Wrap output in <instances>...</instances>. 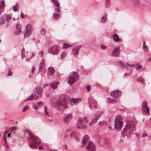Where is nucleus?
Masks as SVG:
<instances>
[{
	"label": "nucleus",
	"mask_w": 151,
	"mask_h": 151,
	"mask_svg": "<svg viewBox=\"0 0 151 151\" xmlns=\"http://www.w3.org/2000/svg\"><path fill=\"white\" fill-rule=\"evenodd\" d=\"M35 104H36V105L38 106L39 107V108H40L41 106H42L43 105V102L39 101L38 102H37Z\"/></svg>",
	"instance_id": "38"
},
{
	"label": "nucleus",
	"mask_w": 151,
	"mask_h": 151,
	"mask_svg": "<svg viewBox=\"0 0 151 151\" xmlns=\"http://www.w3.org/2000/svg\"><path fill=\"white\" fill-rule=\"evenodd\" d=\"M5 3L3 0L0 1V15L3 12Z\"/></svg>",
	"instance_id": "18"
},
{
	"label": "nucleus",
	"mask_w": 151,
	"mask_h": 151,
	"mask_svg": "<svg viewBox=\"0 0 151 151\" xmlns=\"http://www.w3.org/2000/svg\"><path fill=\"white\" fill-rule=\"evenodd\" d=\"M50 151H58L57 150H50Z\"/></svg>",
	"instance_id": "64"
},
{
	"label": "nucleus",
	"mask_w": 151,
	"mask_h": 151,
	"mask_svg": "<svg viewBox=\"0 0 151 151\" xmlns=\"http://www.w3.org/2000/svg\"><path fill=\"white\" fill-rule=\"evenodd\" d=\"M82 45L78 46L76 47L73 48L72 50L73 55L74 56L77 57V55L79 52V49L82 47Z\"/></svg>",
	"instance_id": "15"
},
{
	"label": "nucleus",
	"mask_w": 151,
	"mask_h": 151,
	"mask_svg": "<svg viewBox=\"0 0 151 151\" xmlns=\"http://www.w3.org/2000/svg\"><path fill=\"white\" fill-rule=\"evenodd\" d=\"M90 87H91V86L89 85L88 86L86 87V88L87 89V91L88 92H89L90 91Z\"/></svg>",
	"instance_id": "50"
},
{
	"label": "nucleus",
	"mask_w": 151,
	"mask_h": 151,
	"mask_svg": "<svg viewBox=\"0 0 151 151\" xmlns=\"http://www.w3.org/2000/svg\"><path fill=\"white\" fill-rule=\"evenodd\" d=\"M146 44H145V41H144L143 42V49L145 51H146Z\"/></svg>",
	"instance_id": "45"
},
{
	"label": "nucleus",
	"mask_w": 151,
	"mask_h": 151,
	"mask_svg": "<svg viewBox=\"0 0 151 151\" xmlns=\"http://www.w3.org/2000/svg\"><path fill=\"white\" fill-rule=\"evenodd\" d=\"M107 14L105 13L104 15L102 17L101 19V23H104L106 22V20Z\"/></svg>",
	"instance_id": "25"
},
{
	"label": "nucleus",
	"mask_w": 151,
	"mask_h": 151,
	"mask_svg": "<svg viewBox=\"0 0 151 151\" xmlns=\"http://www.w3.org/2000/svg\"><path fill=\"white\" fill-rule=\"evenodd\" d=\"M110 0H105V6L106 8H108L110 4Z\"/></svg>",
	"instance_id": "29"
},
{
	"label": "nucleus",
	"mask_w": 151,
	"mask_h": 151,
	"mask_svg": "<svg viewBox=\"0 0 151 151\" xmlns=\"http://www.w3.org/2000/svg\"><path fill=\"white\" fill-rule=\"evenodd\" d=\"M147 135V134H143L142 135V137H145Z\"/></svg>",
	"instance_id": "55"
},
{
	"label": "nucleus",
	"mask_w": 151,
	"mask_h": 151,
	"mask_svg": "<svg viewBox=\"0 0 151 151\" xmlns=\"http://www.w3.org/2000/svg\"><path fill=\"white\" fill-rule=\"evenodd\" d=\"M65 148L66 149V150H67L68 149V148L67 147V146H66V145H65Z\"/></svg>",
	"instance_id": "60"
},
{
	"label": "nucleus",
	"mask_w": 151,
	"mask_h": 151,
	"mask_svg": "<svg viewBox=\"0 0 151 151\" xmlns=\"http://www.w3.org/2000/svg\"><path fill=\"white\" fill-rule=\"evenodd\" d=\"M20 17L22 18V19H23L24 18V17L23 16V14L22 12L20 14Z\"/></svg>",
	"instance_id": "53"
},
{
	"label": "nucleus",
	"mask_w": 151,
	"mask_h": 151,
	"mask_svg": "<svg viewBox=\"0 0 151 151\" xmlns=\"http://www.w3.org/2000/svg\"><path fill=\"white\" fill-rule=\"evenodd\" d=\"M24 51H25V50L24 49V48H23L22 49V54H23V52H24Z\"/></svg>",
	"instance_id": "57"
},
{
	"label": "nucleus",
	"mask_w": 151,
	"mask_h": 151,
	"mask_svg": "<svg viewBox=\"0 0 151 151\" xmlns=\"http://www.w3.org/2000/svg\"><path fill=\"white\" fill-rule=\"evenodd\" d=\"M38 148L40 149V150H44V148H43V147L41 146H40L39 147H38Z\"/></svg>",
	"instance_id": "54"
},
{
	"label": "nucleus",
	"mask_w": 151,
	"mask_h": 151,
	"mask_svg": "<svg viewBox=\"0 0 151 151\" xmlns=\"http://www.w3.org/2000/svg\"><path fill=\"white\" fill-rule=\"evenodd\" d=\"M68 83L71 85L74 83L78 79V73L76 71L70 73L68 77Z\"/></svg>",
	"instance_id": "3"
},
{
	"label": "nucleus",
	"mask_w": 151,
	"mask_h": 151,
	"mask_svg": "<svg viewBox=\"0 0 151 151\" xmlns=\"http://www.w3.org/2000/svg\"><path fill=\"white\" fill-rule=\"evenodd\" d=\"M151 60V55L150 56V57L148 59V61Z\"/></svg>",
	"instance_id": "59"
},
{
	"label": "nucleus",
	"mask_w": 151,
	"mask_h": 151,
	"mask_svg": "<svg viewBox=\"0 0 151 151\" xmlns=\"http://www.w3.org/2000/svg\"><path fill=\"white\" fill-rule=\"evenodd\" d=\"M44 109L45 112V114L47 116H49V113L48 112V109L46 106H45L44 107Z\"/></svg>",
	"instance_id": "32"
},
{
	"label": "nucleus",
	"mask_w": 151,
	"mask_h": 151,
	"mask_svg": "<svg viewBox=\"0 0 151 151\" xmlns=\"http://www.w3.org/2000/svg\"><path fill=\"white\" fill-rule=\"evenodd\" d=\"M4 142L6 144L7 143V142H6V138H5V137H4Z\"/></svg>",
	"instance_id": "58"
},
{
	"label": "nucleus",
	"mask_w": 151,
	"mask_h": 151,
	"mask_svg": "<svg viewBox=\"0 0 151 151\" xmlns=\"http://www.w3.org/2000/svg\"><path fill=\"white\" fill-rule=\"evenodd\" d=\"M29 108V106L27 105H26L23 107V109L22 111L23 112H24L26 110L28 109Z\"/></svg>",
	"instance_id": "40"
},
{
	"label": "nucleus",
	"mask_w": 151,
	"mask_h": 151,
	"mask_svg": "<svg viewBox=\"0 0 151 151\" xmlns=\"http://www.w3.org/2000/svg\"><path fill=\"white\" fill-rule=\"evenodd\" d=\"M113 39L115 42H118L120 41V39L118 35L116 34H114L113 36Z\"/></svg>",
	"instance_id": "23"
},
{
	"label": "nucleus",
	"mask_w": 151,
	"mask_h": 151,
	"mask_svg": "<svg viewBox=\"0 0 151 151\" xmlns=\"http://www.w3.org/2000/svg\"><path fill=\"white\" fill-rule=\"evenodd\" d=\"M135 127L134 123L132 121H128L123 129V132H126L127 134H129L133 132Z\"/></svg>",
	"instance_id": "4"
},
{
	"label": "nucleus",
	"mask_w": 151,
	"mask_h": 151,
	"mask_svg": "<svg viewBox=\"0 0 151 151\" xmlns=\"http://www.w3.org/2000/svg\"><path fill=\"white\" fill-rule=\"evenodd\" d=\"M123 119L120 115L117 116L115 119L114 126L115 128L118 130H120L123 125Z\"/></svg>",
	"instance_id": "5"
},
{
	"label": "nucleus",
	"mask_w": 151,
	"mask_h": 151,
	"mask_svg": "<svg viewBox=\"0 0 151 151\" xmlns=\"http://www.w3.org/2000/svg\"><path fill=\"white\" fill-rule=\"evenodd\" d=\"M77 132L75 131H74L72 132L70 134V136L71 137H75L77 141H78L76 137Z\"/></svg>",
	"instance_id": "26"
},
{
	"label": "nucleus",
	"mask_w": 151,
	"mask_h": 151,
	"mask_svg": "<svg viewBox=\"0 0 151 151\" xmlns=\"http://www.w3.org/2000/svg\"><path fill=\"white\" fill-rule=\"evenodd\" d=\"M29 60H30V59H29V58H27V59H26V60L27 61H28H28H29Z\"/></svg>",
	"instance_id": "61"
},
{
	"label": "nucleus",
	"mask_w": 151,
	"mask_h": 151,
	"mask_svg": "<svg viewBox=\"0 0 151 151\" xmlns=\"http://www.w3.org/2000/svg\"><path fill=\"white\" fill-rule=\"evenodd\" d=\"M59 84L58 82L53 81L50 83V86L54 89H55L57 88V86Z\"/></svg>",
	"instance_id": "21"
},
{
	"label": "nucleus",
	"mask_w": 151,
	"mask_h": 151,
	"mask_svg": "<svg viewBox=\"0 0 151 151\" xmlns=\"http://www.w3.org/2000/svg\"><path fill=\"white\" fill-rule=\"evenodd\" d=\"M5 23V21L4 19V17L1 16L0 18V24H4Z\"/></svg>",
	"instance_id": "37"
},
{
	"label": "nucleus",
	"mask_w": 151,
	"mask_h": 151,
	"mask_svg": "<svg viewBox=\"0 0 151 151\" xmlns=\"http://www.w3.org/2000/svg\"><path fill=\"white\" fill-rule=\"evenodd\" d=\"M71 45L66 43H64L63 45V49H66L68 47H71Z\"/></svg>",
	"instance_id": "30"
},
{
	"label": "nucleus",
	"mask_w": 151,
	"mask_h": 151,
	"mask_svg": "<svg viewBox=\"0 0 151 151\" xmlns=\"http://www.w3.org/2000/svg\"><path fill=\"white\" fill-rule=\"evenodd\" d=\"M55 70L53 67H50L48 68L47 74L48 75H52L54 73Z\"/></svg>",
	"instance_id": "22"
},
{
	"label": "nucleus",
	"mask_w": 151,
	"mask_h": 151,
	"mask_svg": "<svg viewBox=\"0 0 151 151\" xmlns=\"http://www.w3.org/2000/svg\"><path fill=\"white\" fill-rule=\"evenodd\" d=\"M32 28L31 25L27 24L26 26L25 31L24 34L25 38L29 37L32 32Z\"/></svg>",
	"instance_id": "10"
},
{
	"label": "nucleus",
	"mask_w": 151,
	"mask_h": 151,
	"mask_svg": "<svg viewBox=\"0 0 151 151\" xmlns=\"http://www.w3.org/2000/svg\"><path fill=\"white\" fill-rule=\"evenodd\" d=\"M121 94L122 92L119 90L112 91L110 93L111 96L115 98L118 97L121 95Z\"/></svg>",
	"instance_id": "13"
},
{
	"label": "nucleus",
	"mask_w": 151,
	"mask_h": 151,
	"mask_svg": "<svg viewBox=\"0 0 151 151\" xmlns=\"http://www.w3.org/2000/svg\"><path fill=\"white\" fill-rule=\"evenodd\" d=\"M69 99L68 96L66 94H63L60 97V100H58L56 101L57 106L60 107H64L66 108V106Z\"/></svg>",
	"instance_id": "1"
},
{
	"label": "nucleus",
	"mask_w": 151,
	"mask_h": 151,
	"mask_svg": "<svg viewBox=\"0 0 151 151\" xmlns=\"http://www.w3.org/2000/svg\"><path fill=\"white\" fill-rule=\"evenodd\" d=\"M100 47L101 49H102L103 50H104L107 47L105 45L101 44Z\"/></svg>",
	"instance_id": "44"
},
{
	"label": "nucleus",
	"mask_w": 151,
	"mask_h": 151,
	"mask_svg": "<svg viewBox=\"0 0 151 151\" xmlns=\"http://www.w3.org/2000/svg\"><path fill=\"white\" fill-rule=\"evenodd\" d=\"M48 52L54 55H57L60 52L59 48L57 46L54 45L48 48Z\"/></svg>",
	"instance_id": "8"
},
{
	"label": "nucleus",
	"mask_w": 151,
	"mask_h": 151,
	"mask_svg": "<svg viewBox=\"0 0 151 151\" xmlns=\"http://www.w3.org/2000/svg\"><path fill=\"white\" fill-rule=\"evenodd\" d=\"M104 124V122L103 121H100L99 122V125L100 126H102Z\"/></svg>",
	"instance_id": "49"
},
{
	"label": "nucleus",
	"mask_w": 151,
	"mask_h": 151,
	"mask_svg": "<svg viewBox=\"0 0 151 151\" xmlns=\"http://www.w3.org/2000/svg\"><path fill=\"white\" fill-rule=\"evenodd\" d=\"M28 132L29 137L32 139V143L30 145V147L32 149L37 148V146L40 143V139L34 135L30 131H29Z\"/></svg>",
	"instance_id": "2"
},
{
	"label": "nucleus",
	"mask_w": 151,
	"mask_h": 151,
	"mask_svg": "<svg viewBox=\"0 0 151 151\" xmlns=\"http://www.w3.org/2000/svg\"><path fill=\"white\" fill-rule=\"evenodd\" d=\"M73 117L71 114H68L65 115L63 119V122L65 124H68L72 119Z\"/></svg>",
	"instance_id": "12"
},
{
	"label": "nucleus",
	"mask_w": 151,
	"mask_h": 151,
	"mask_svg": "<svg viewBox=\"0 0 151 151\" xmlns=\"http://www.w3.org/2000/svg\"><path fill=\"white\" fill-rule=\"evenodd\" d=\"M5 16L6 17V20L7 22L9 20H11L12 18V16L11 14H5Z\"/></svg>",
	"instance_id": "28"
},
{
	"label": "nucleus",
	"mask_w": 151,
	"mask_h": 151,
	"mask_svg": "<svg viewBox=\"0 0 151 151\" xmlns=\"http://www.w3.org/2000/svg\"><path fill=\"white\" fill-rule=\"evenodd\" d=\"M127 66H132L133 65L129 64L127 63H126L125 65H124V66H123L124 67H127Z\"/></svg>",
	"instance_id": "51"
},
{
	"label": "nucleus",
	"mask_w": 151,
	"mask_h": 151,
	"mask_svg": "<svg viewBox=\"0 0 151 151\" xmlns=\"http://www.w3.org/2000/svg\"><path fill=\"white\" fill-rule=\"evenodd\" d=\"M61 17L60 14L59 13L54 12L52 15V17L55 19H58Z\"/></svg>",
	"instance_id": "24"
},
{
	"label": "nucleus",
	"mask_w": 151,
	"mask_h": 151,
	"mask_svg": "<svg viewBox=\"0 0 151 151\" xmlns=\"http://www.w3.org/2000/svg\"><path fill=\"white\" fill-rule=\"evenodd\" d=\"M33 106H34V109H35V110H38L40 108H39V107L38 106L36 105V104H35V105H33Z\"/></svg>",
	"instance_id": "47"
},
{
	"label": "nucleus",
	"mask_w": 151,
	"mask_h": 151,
	"mask_svg": "<svg viewBox=\"0 0 151 151\" xmlns=\"http://www.w3.org/2000/svg\"><path fill=\"white\" fill-rule=\"evenodd\" d=\"M53 121L52 119H49L48 120V122H52Z\"/></svg>",
	"instance_id": "62"
},
{
	"label": "nucleus",
	"mask_w": 151,
	"mask_h": 151,
	"mask_svg": "<svg viewBox=\"0 0 151 151\" xmlns=\"http://www.w3.org/2000/svg\"><path fill=\"white\" fill-rule=\"evenodd\" d=\"M142 112L146 114L149 115V110L147 107V102L144 100L142 104Z\"/></svg>",
	"instance_id": "9"
},
{
	"label": "nucleus",
	"mask_w": 151,
	"mask_h": 151,
	"mask_svg": "<svg viewBox=\"0 0 151 151\" xmlns=\"http://www.w3.org/2000/svg\"><path fill=\"white\" fill-rule=\"evenodd\" d=\"M12 71L10 69H9L8 71V73L7 74V76H12Z\"/></svg>",
	"instance_id": "41"
},
{
	"label": "nucleus",
	"mask_w": 151,
	"mask_h": 151,
	"mask_svg": "<svg viewBox=\"0 0 151 151\" xmlns=\"http://www.w3.org/2000/svg\"><path fill=\"white\" fill-rule=\"evenodd\" d=\"M137 81L138 82L142 83L144 81L143 79L141 77L138 78H137Z\"/></svg>",
	"instance_id": "42"
},
{
	"label": "nucleus",
	"mask_w": 151,
	"mask_h": 151,
	"mask_svg": "<svg viewBox=\"0 0 151 151\" xmlns=\"http://www.w3.org/2000/svg\"><path fill=\"white\" fill-rule=\"evenodd\" d=\"M48 86V84H45L44 85L43 87H44V88H45V87Z\"/></svg>",
	"instance_id": "56"
},
{
	"label": "nucleus",
	"mask_w": 151,
	"mask_h": 151,
	"mask_svg": "<svg viewBox=\"0 0 151 151\" xmlns=\"http://www.w3.org/2000/svg\"><path fill=\"white\" fill-rule=\"evenodd\" d=\"M102 114V112L101 111H97L95 114L94 118L92 119V122L89 123V125L91 126L93 124L96 122Z\"/></svg>",
	"instance_id": "11"
},
{
	"label": "nucleus",
	"mask_w": 151,
	"mask_h": 151,
	"mask_svg": "<svg viewBox=\"0 0 151 151\" xmlns=\"http://www.w3.org/2000/svg\"><path fill=\"white\" fill-rule=\"evenodd\" d=\"M88 122V119L86 117L79 118L77 122V127L78 128H85L86 127V124Z\"/></svg>",
	"instance_id": "6"
},
{
	"label": "nucleus",
	"mask_w": 151,
	"mask_h": 151,
	"mask_svg": "<svg viewBox=\"0 0 151 151\" xmlns=\"http://www.w3.org/2000/svg\"><path fill=\"white\" fill-rule=\"evenodd\" d=\"M33 93L31 94L30 96H29L25 100V101H26L28 100H32L33 99Z\"/></svg>",
	"instance_id": "34"
},
{
	"label": "nucleus",
	"mask_w": 151,
	"mask_h": 151,
	"mask_svg": "<svg viewBox=\"0 0 151 151\" xmlns=\"http://www.w3.org/2000/svg\"><path fill=\"white\" fill-rule=\"evenodd\" d=\"M44 59H42V61L41 62L39 65V69L40 70V69L41 68H42L43 66H44Z\"/></svg>",
	"instance_id": "36"
},
{
	"label": "nucleus",
	"mask_w": 151,
	"mask_h": 151,
	"mask_svg": "<svg viewBox=\"0 0 151 151\" xmlns=\"http://www.w3.org/2000/svg\"><path fill=\"white\" fill-rule=\"evenodd\" d=\"M42 88L41 87L35 88L33 90V94L35 99L40 97L42 94Z\"/></svg>",
	"instance_id": "7"
},
{
	"label": "nucleus",
	"mask_w": 151,
	"mask_h": 151,
	"mask_svg": "<svg viewBox=\"0 0 151 151\" xmlns=\"http://www.w3.org/2000/svg\"><path fill=\"white\" fill-rule=\"evenodd\" d=\"M87 149L88 151H95V146L91 141L89 142L88 145L87 147Z\"/></svg>",
	"instance_id": "14"
},
{
	"label": "nucleus",
	"mask_w": 151,
	"mask_h": 151,
	"mask_svg": "<svg viewBox=\"0 0 151 151\" xmlns=\"http://www.w3.org/2000/svg\"><path fill=\"white\" fill-rule=\"evenodd\" d=\"M107 99L108 101L107 102L108 103H114L116 102L115 100L110 99V98H107Z\"/></svg>",
	"instance_id": "31"
},
{
	"label": "nucleus",
	"mask_w": 151,
	"mask_h": 151,
	"mask_svg": "<svg viewBox=\"0 0 151 151\" xmlns=\"http://www.w3.org/2000/svg\"><path fill=\"white\" fill-rule=\"evenodd\" d=\"M89 138L88 135H86L83 138L82 143L83 145H85L88 142Z\"/></svg>",
	"instance_id": "19"
},
{
	"label": "nucleus",
	"mask_w": 151,
	"mask_h": 151,
	"mask_svg": "<svg viewBox=\"0 0 151 151\" xmlns=\"http://www.w3.org/2000/svg\"><path fill=\"white\" fill-rule=\"evenodd\" d=\"M39 55H40V56L42 57L43 55V52L42 51H40L39 52Z\"/></svg>",
	"instance_id": "48"
},
{
	"label": "nucleus",
	"mask_w": 151,
	"mask_h": 151,
	"mask_svg": "<svg viewBox=\"0 0 151 151\" xmlns=\"http://www.w3.org/2000/svg\"><path fill=\"white\" fill-rule=\"evenodd\" d=\"M18 4L15 5L13 7V9L15 12H17L19 9Z\"/></svg>",
	"instance_id": "33"
},
{
	"label": "nucleus",
	"mask_w": 151,
	"mask_h": 151,
	"mask_svg": "<svg viewBox=\"0 0 151 151\" xmlns=\"http://www.w3.org/2000/svg\"><path fill=\"white\" fill-rule=\"evenodd\" d=\"M141 65L139 64H137L136 66V68L137 70H138L141 67Z\"/></svg>",
	"instance_id": "46"
},
{
	"label": "nucleus",
	"mask_w": 151,
	"mask_h": 151,
	"mask_svg": "<svg viewBox=\"0 0 151 151\" xmlns=\"http://www.w3.org/2000/svg\"><path fill=\"white\" fill-rule=\"evenodd\" d=\"M52 1L56 6H59L60 5V4L58 0H52Z\"/></svg>",
	"instance_id": "35"
},
{
	"label": "nucleus",
	"mask_w": 151,
	"mask_h": 151,
	"mask_svg": "<svg viewBox=\"0 0 151 151\" xmlns=\"http://www.w3.org/2000/svg\"><path fill=\"white\" fill-rule=\"evenodd\" d=\"M57 7L56 8H55L54 9V10L55 11H57L58 12H60V9H61V7L59 6H56Z\"/></svg>",
	"instance_id": "39"
},
{
	"label": "nucleus",
	"mask_w": 151,
	"mask_h": 151,
	"mask_svg": "<svg viewBox=\"0 0 151 151\" xmlns=\"http://www.w3.org/2000/svg\"><path fill=\"white\" fill-rule=\"evenodd\" d=\"M89 106L90 109H91V104H89Z\"/></svg>",
	"instance_id": "63"
},
{
	"label": "nucleus",
	"mask_w": 151,
	"mask_h": 151,
	"mask_svg": "<svg viewBox=\"0 0 151 151\" xmlns=\"http://www.w3.org/2000/svg\"><path fill=\"white\" fill-rule=\"evenodd\" d=\"M40 32L42 34L44 35L45 34V33L46 32V30L44 28L42 29H41Z\"/></svg>",
	"instance_id": "43"
},
{
	"label": "nucleus",
	"mask_w": 151,
	"mask_h": 151,
	"mask_svg": "<svg viewBox=\"0 0 151 151\" xmlns=\"http://www.w3.org/2000/svg\"><path fill=\"white\" fill-rule=\"evenodd\" d=\"M81 101L79 98L75 99L73 98L70 99V104L71 105H76Z\"/></svg>",
	"instance_id": "16"
},
{
	"label": "nucleus",
	"mask_w": 151,
	"mask_h": 151,
	"mask_svg": "<svg viewBox=\"0 0 151 151\" xmlns=\"http://www.w3.org/2000/svg\"><path fill=\"white\" fill-rule=\"evenodd\" d=\"M119 46L114 49L111 53V55L113 56L116 57L119 55Z\"/></svg>",
	"instance_id": "17"
},
{
	"label": "nucleus",
	"mask_w": 151,
	"mask_h": 151,
	"mask_svg": "<svg viewBox=\"0 0 151 151\" xmlns=\"http://www.w3.org/2000/svg\"><path fill=\"white\" fill-rule=\"evenodd\" d=\"M20 26L18 24L16 25V29L15 32V35H18L19 34L21 30L20 29Z\"/></svg>",
	"instance_id": "20"
},
{
	"label": "nucleus",
	"mask_w": 151,
	"mask_h": 151,
	"mask_svg": "<svg viewBox=\"0 0 151 151\" xmlns=\"http://www.w3.org/2000/svg\"><path fill=\"white\" fill-rule=\"evenodd\" d=\"M35 70V67L34 66H32V67L31 72L32 73H33V71Z\"/></svg>",
	"instance_id": "52"
},
{
	"label": "nucleus",
	"mask_w": 151,
	"mask_h": 151,
	"mask_svg": "<svg viewBox=\"0 0 151 151\" xmlns=\"http://www.w3.org/2000/svg\"><path fill=\"white\" fill-rule=\"evenodd\" d=\"M67 53L66 52L64 51L61 53L60 55V59L61 60H63L66 56Z\"/></svg>",
	"instance_id": "27"
}]
</instances>
